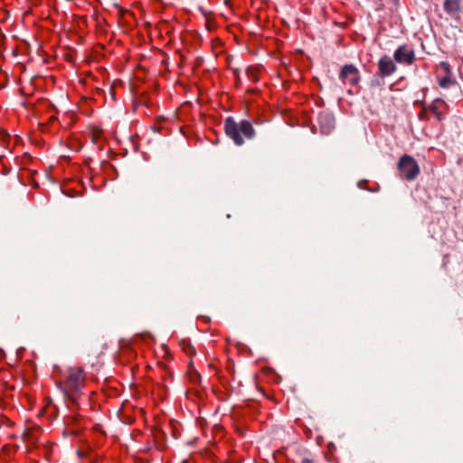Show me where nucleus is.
<instances>
[{
	"mask_svg": "<svg viewBox=\"0 0 463 463\" xmlns=\"http://www.w3.org/2000/svg\"><path fill=\"white\" fill-rule=\"evenodd\" d=\"M87 380V373L82 367L71 366L64 371L58 386L68 398L76 401L82 395Z\"/></svg>",
	"mask_w": 463,
	"mask_h": 463,
	"instance_id": "nucleus-1",
	"label": "nucleus"
},
{
	"mask_svg": "<svg viewBox=\"0 0 463 463\" xmlns=\"http://www.w3.org/2000/svg\"><path fill=\"white\" fill-rule=\"evenodd\" d=\"M224 131L237 146H241L245 139H251L255 136V130L250 122L247 120L236 122L232 117L225 119Z\"/></svg>",
	"mask_w": 463,
	"mask_h": 463,
	"instance_id": "nucleus-2",
	"label": "nucleus"
},
{
	"mask_svg": "<svg viewBox=\"0 0 463 463\" xmlns=\"http://www.w3.org/2000/svg\"><path fill=\"white\" fill-rule=\"evenodd\" d=\"M397 168L400 176L407 181H412L420 175V166L417 161L409 155L400 157Z\"/></svg>",
	"mask_w": 463,
	"mask_h": 463,
	"instance_id": "nucleus-3",
	"label": "nucleus"
},
{
	"mask_svg": "<svg viewBox=\"0 0 463 463\" xmlns=\"http://www.w3.org/2000/svg\"><path fill=\"white\" fill-rule=\"evenodd\" d=\"M339 78L345 85L355 87L359 84L361 76L359 70L353 64H345L342 67Z\"/></svg>",
	"mask_w": 463,
	"mask_h": 463,
	"instance_id": "nucleus-4",
	"label": "nucleus"
},
{
	"mask_svg": "<svg viewBox=\"0 0 463 463\" xmlns=\"http://www.w3.org/2000/svg\"><path fill=\"white\" fill-rule=\"evenodd\" d=\"M394 60L402 64L411 65L416 57L413 48L408 44L400 45L393 53Z\"/></svg>",
	"mask_w": 463,
	"mask_h": 463,
	"instance_id": "nucleus-5",
	"label": "nucleus"
},
{
	"mask_svg": "<svg viewBox=\"0 0 463 463\" xmlns=\"http://www.w3.org/2000/svg\"><path fill=\"white\" fill-rule=\"evenodd\" d=\"M42 428L36 424L30 423L23 432V439L33 446H36L42 435Z\"/></svg>",
	"mask_w": 463,
	"mask_h": 463,
	"instance_id": "nucleus-6",
	"label": "nucleus"
},
{
	"mask_svg": "<svg viewBox=\"0 0 463 463\" xmlns=\"http://www.w3.org/2000/svg\"><path fill=\"white\" fill-rule=\"evenodd\" d=\"M448 106L441 99H435L427 109L431 115L439 121L445 118Z\"/></svg>",
	"mask_w": 463,
	"mask_h": 463,
	"instance_id": "nucleus-7",
	"label": "nucleus"
},
{
	"mask_svg": "<svg viewBox=\"0 0 463 463\" xmlns=\"http://www.w3.org/2000/svg\"><path fill=\"white\" fill-rule=\"evenodd\" d=\"M378 70L382 77H388L395 72L397 67L390 57L384 55L378 61Z\"/></svg>",
	"mask_w": 463,
	"mask_h": 463,
	"instance_id": "nucleus-8",
	"label": "nucleus"
},
{
	"mask_svg": "<svg viewBox=\"0 0 463 463\" xmlns=\"http://www.w3.org/2000/svg\"><path fill=\"white\" fill-rule=\"evenodd\" d=\"M89 137L93 144L102 146L105 143V135L102 128L97 126H91L89 128Z\"/></svg>",
	"mask_w": 463,
	"mask_h": 463,
	"instance_id": "nucleus-9",
	"label": "nucleus"
},
{
	"mask_svg": "<svg viewBox=\"0 0 463 463\" xmlns=\"http://www.w3.org/2000/svg\"><path fill=\"white\" fill-rule=\"evenodd\" d=\"M443 8L448 14H455L460 9V0H445Z\"/></svg>",
	"mask_w": 463,
	"mask_h": 463,
	"instance_id": "nucleus-10",
	"label": "nucleus"
},
{
	"mask_svg": "<svg viewBox=\"0 0 463 463\" xmlns=\"http://www.w3.org/2000/svg\"><path fill=\"white\" fill-rule=\"evenodd\" d=\"M179 346L187 356L193 357L195 354V349L190 342L183 339L179 342Z\"/></svg>",
	"mask_w": 463,
	"mask_h": 463,
	"instance_id": "nucleus-11",
	"label": "nucleus"
},
{
	"mask_svg": "<svg viewBox=\"0 0 463 463\" xmlns=\"http://www.w3.org/2000/svg\"><path fill=\"white\" fill-rule=\"evenodd\" d=\"M452 83L451 75H444L441 79L439 80V85L441 88H447Z\"/></svg>",
	"mask_w": 463,
	"mask_h": 463,
	"instance_id": "nucleus-12",
	"label": "nucleus"
},
{
	"mask_svg": "<svg viewBox=\"0 0 463 463\" xmlns=\"http://www.w3.org/2000/svg\"><path fill=\"white\" fill-rule=\"evenodd\" d=\"M439 70H441L443 71L444 75H451L452 74L450 65L448 61H441L439 64Z\"/></svg>",
	"mask_w": 463,
	"mask_h": 463,
	"instance_id": "nucleus-13",
	"label": "nucleus"
},
{
	"mask_svg": "<svg viewBox=\"0 0 463 463\" xmlns=\"http://www.w3.org/2000/svg\"><path fill=\"white\" fill-rule=\"evenodd\" d=\"M247 74L251 78V80L252 81H257L258 80V78H257V75H256V70L253 69V68H249L247 70Z\"/></svg>",
	"mask_w": 463,
	"mask_h": 463,
	"instance_id": "nucleus-14",
	"label": "nucleus"
},
{
	"mask_svg": "<svg viewBox=\"0 0 463 463\" xmlns=\"http://www.w3.org/2000/svg\"><path fill=\"white\" fill-rule=\"evenodd\" d=\"M429 111L427 110V109H424L422 111L420 112L419 114V119L420 120H428L429 119V117L427 115Z\"/></svg>",
	"mask_w": 463,
	"mask_h": 463,
	"instance_id": "nucleus-15",
	"label": "nucleus"
},
{
	"mask_svg": "<svg viewBox=\"0 0 463 463\" xmlns=\"http://www.w3.org/2000/svg\"><path fill=\"white\" fill-rule=\"evenodd\" d=\"M93 430L97 432H100L101 434H104V431L102 430L101 429V426L99 424H96L94 427H93Z\"/></svg>",
	"mask_w": 463,
	"mask_h": 463,
	"instance_id": "nucleus-16",
	"label": "nucleus"
},
{
	"mask_svg": "<svg viewBox=\"0 0 463 463\" xmlns=\"http://www.w3.org/2000/svg\"><path fill=\"white\" fill-rule=\"evenodd\" d=\"M301 463H315V462L310 458H304Z\"/></svg>",
	"mask_w": 463,
	"mask_h": 463,
	"instance_id": "nucleus-17",
	"label": "nucleus"
},
{
	"mask_svg": "<svg viewBox=\"0 0 463 463\" xmlns=\"http://www.w3.org/2000/svg\"><path fill=\"white\" fill-rule=\"evenodd\" d=\"M197 318L204 319V318H207V317H198Z\"/></svg>",
	"mask_w": 463,
	"mask_h": 463,
	"instance_id": "nucleus-18",
	"label": "nucleus"
}]
</instances>
